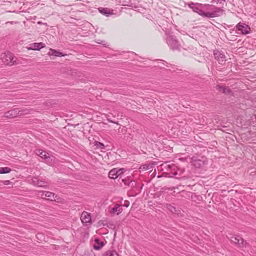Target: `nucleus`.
Masks as SVG:
<instances>
[{"instance_id": "21", "label": "nucleus", "mask_w": 256, "mask_h": 256, "mask_svg": "<svg viewBox=\"0 0 256 256\" xmlns=\"http://www.w3.org/2000/svg\"><path fill=\"white\" fill-rule=\"evenodd\" d=\"M103 256H119L116 250H108L104 254Z\"/></svg>"}, {"instance_id": "22", "label": "nucleus", "mask_w": 256, "mask_h": 256, "mask_svg": "<svg viewBox=\"0 0 256 256\" xmlns=\"http://www.w3.org/2000/svg\"><path fill=\"white\" fill-rule=\"evenodd\" d=\"M240 236H232L229 238L232 243L235 245L238 242V239Z\"/></svg>"}, {"instance_id": "36", "label": "nucleus", "mask_w": 256, "mask_h": 256, "mask_svg": "<svg viewBox=\"0 0 256 256\" xmlns=\"http://www.w3.org/2000/svg\"><path fill=\"white\" fill-rule=\"evenodd\" d=\"M108 121H109L110 122H113V123H114V122H113L112 121V120H108Z\"/></svg>"}, {"instance_id": "5", "label": "nucleus", "mask_w": 256, "mask_h": 256, "mask_svg": "<svg viewBox=\"0 0 256 256\" xmlns=\"http://www.w3.org/2000/svg\"><path fill=\"white\" fill-rule=\"evenodd\" d=\"M30 183L35 186L47 188L48 183L46 180H40L38 177H34L31 179Z\"/></svg>"}, {"instance_id": "30", "label": "nucleus", "mask_w": 256, "mask_h": 256, "mask_svg": "<svg viewBox=\"0 0 256 256\" xmlns=\"http://www.w3.org/2000/svg\"><path fill=\"white\" fill-rule=\"evenodd\" d=\"M97 43H98L99 44H100L104 46L105 47H106V42L105 41L98 40V42H97Z\"/></svg>"}, {"instance_id": "17", "label": "nucleus", "mask_w": 256, "mask_h": 256, "mask_svg": "<svg viewBox=\"0 0 256 256\" xmlns=\"http://www.w3.org/2000/svg\"><path fill=\"white\" fill-rule=\"evenodd\" d=\"M118 169L114 168L110 172L108 176L111 179L116 180L118 178Z\"/></svg>"}, {"instance_id": "12", "label": "nucleus", "mask_w": 256, "mask_h": 256, "mask_svg": "<svg viewBox=\"0 0 256 256\" xmlns=\"http://www.w3.org/2000/svg\"><path fill=\"white\" fill-rule=\"evenodd\" d=\"M46 46L45 44L42 42L34 43L30 45V47L28 48V50H40L42 48Z\"/></svg>"}, {"instance_id": "18", "label": "nucleus", "mask_w": 256, "mask_h": 256, "mask_svg": "<svg viewBox=\"0 0 256 256\" xmlns=\"http://www.w3.org/2000/svg\"><path fill=\"white\" fill-rule=\"evenodd\" d=\"M122 212V209L120 208V206L118 204L116 205L111 210L112 214H117L118 215Z\"/></svg>"}, {"instance_id": "20", "label": "nucleus", "mask_w": 256, "mask_h": 256, "mask_svg": "<svg viewBox=\"0 0 256 256\" xmlns=\"http://www.w3.org/2000/svg\"><path fill=\"white\" fill-rule=\"evenodd\" d=\"M122 182L124 183L125 185L131 186L132 188H134L136 186L135 181L132 180L130 182V180L124 179L122 180Z\"/></svg>"}, {"instance_id": "4", "label": "nucleus", "mask_w": 256, "mask_h": 256, "mask_svg": "<svg viewBox=\"0 0 256 256\" xmlns=\"http://www.w3.org/2000/svg\"><path fill=\"white\" fill-rule=\"evenodd\" d=\"M2 62L6 65L13 66L16 64V58L10 52L3 54L2 55Z\"/></svg>"}, {"instance_id": "14", "label": "nucleus", "mask_w": 256, "mask_h": 256, "mask_svg": "<svg viewBox=\"0 0 256 256\" xmlns=\"http://www.w3.org/2000/svg\"><path fill=\"white\" fill-rule=\"evenodd\" d=\"M95 244L93 246L94 250H101L105 245L104 242H100L98 238L95 239Z\"/></svg>"}, {"instance_id": "27", "label": "nucleus", "mask_w": 256, "mask_h": 256, "mask_svg": "<svg viewBox=\"0 0 256 256\" xmlns=\"http://www.w3.org/2000/svg\"><path fill=\"white\" fill-rule=\"evenodd\" d=\"M94 146H96L98 148H100L101 150H104L105 148L104 145L99 142H94Z\"/></svg>"}, {"instance_id": "31", "label": "nucleus", "mask_w": 256, "mask_h": 256, "mask_svg": "<svg viewBox=\"0 0 256 256\" xmlns=\"http://www.w3.org/2000/svg\"><path fill=\"white\" fill-rule=\"evenodd\" d=\"M1 182L3 183L4 185H8L10 183V180L2 181Z\"/></svg>"}, {"instance_id": "15", "label": "nucleus", "mask_w": 256, "mask_h": 256, "mask_svg": "<svg viewBox=\"0 0 256 256\" xmlns=\"http://www.w3.org/2000/svg\"><path fill=\"white\" fill-rule=\"evenodd\" d=\"M50 56H54L56 57H62L65 56H66V54H64L62 52H60L58 51H57L55 50L50 49V52L48 54Z\"/></svg>"}, {"instance_id": "10", "label": "nucleus", "mask_w": 256, "mask_h": 256, "mask_svg": "<svg viewBox=\"0 0 256 256\" xmlns=\"http://www.w3.org/2000/svg\"><path fill=\"white\" fill-rule=\"evenodd\" d=\"M216 90H218L220 92L226 95H231L232 93V91L230 88L221 85L216 86Z\"/></svg>"}, {"instance_id": "9", "label": "nucleus", "mask_w": 256, "mask_h": 256, "mask_svg": "<svg viewBox=\"0 0 256 256\" xmlns=\"http://www.w3.org/2000/svg\"><path fill=\"white\" fill-rule=\"evenodd\" d=\"M42 193V198L43 199H46L48 200L55 201L56 198L57 197L54 193L50 192H43Z\"/></svg>"}, {"instance_id": "34", "label": "nucleus", "mask_w": 256, "mask_h": 256, "mask_svg": "<svg viewBox=\"0 0 256 256\" xmlns=\"http://www.w3.org/2000/svg\"><path fill=\"white\" fill-rule=\"evenodd\" d=\"M174 176H176V175H178V172H174Z\"/></svg>"}, {"instance_id": "7", "label": "nucleus", "mask_w": 256, "mask_h": 256, "mask_svg": "<svg viewBox=\"0 0 256 256\" xmlns=\"http://www.w3.org/2000/svg\"><path fill=\"white\" fill-rule=\"evenodd\" d=\"M214 58L218 61L220 64H223L226 62V57L224 52L218 50H216L214 52Z\"/></svg>"}, {"instance_id": "8", "label": "nucleus", "mask_w": 256, "mask_h": 256, "mask_svg": "<svg viewBox=\"0 0 256 256\" xmlns=\"http://www.w3.org/2000/svg\"><path fill=\"white\" fill-rule=\"evenodd\" d=\"M20 112L19 108H14V110H10L6 112L4 114V117L8 118H15L18 117V114Z\"/></svg>"}, {"instance_id": "23", "label": "nucleus", "mask_w": 256, "mask_h": 256, "mask_svg": "<svg viewBox=\"0 0 256 256\" xmlns=\"http://www.w3.org/2000/svg\"><path fill=\"white\" fill-rule=\"evenodd\" d=\"M99 10L100 12L104 15L109 16L110 15L112 14V13H110L108 10V8H99Z\"/></svg>"}, {"instance_id": "33", "label": "nucleus", "mask_w": 256, "mask_h": 256, "mask_svg": "<svg viewBox=\"0 0 256 256\" xmlns=\"http://www.w3.org/2000/svg\"><path fill=\"white\" fill-rule=\"evenodd\" d=\"M129 206H130V204H124V206H125L126 207V208H128V207Z\"/></svg>"}, {"instance_id": "13", "label": "nucleus", "mask_w": 256, "mask_h": 256, "mask_svg": "<svg viewBox=\"0 0 256 256\" xmlns=\"http://www.w3.org/2000/svg\"><path fill=\"white\" fill-rule=\"evenodd\" d=\"M38 154L41 158L44 159L46 160V162L48 164L51 163L52 159L50 156L48 154L44 151H38Z\"/></svg>"}, {"instance_id": "24", "label": "nucleus", "mask_w": 256, "mask_h": 256, "mask_svg": "<svg viewBox=\"0 0 256 256\" xmlns=\"http://www.w3.org/2000/svg\"><path fill=\"white\" fill-rule=\"evenodd\" d=\"M166 208L172 214H177L178 210L173 206L170 204H167L166 206Z\"/></svg>"}, {"instance_id": "28", "label": "nucleus", "mask_w": 256, "mask_h": 256, "mask_svg": "<svg viewBox=\"0 0 256 256\" xmlns=\"http://www.w3.org/2000/svg\"><path fill=\"white\" fill-rule=\"evenodd\" d=\"M120 4L122 6H132V3L130 2L123 1L122 2H120Z\"/></svg>"}, {"instance_id": "19", "label": "nucleus", "mask_w": 256, "mask_h": 256, "mask_svg": "<svg viewBox=\"0 0 256 256\" xmlns=\"http://www.w3.org/2000/svg\"><path fill=\"white\" fill-rule=\"evenodd\" d=\"M32 111H33L32 110H28L26 108L22 109V110H20L18 116L29 114Z\"/></svg>"}, {"instance_id": "37", "label": "nucleus", "mask_w": 256, "mask_h": 256, "mask_svg": "<svg viewBox=\"0 0 256 256\" xmlns=\"http://www.w3.org/2000/svg\"><path fill=\"white\" fill-rule=\"evenodd\" d=\"M162 177V176H158V178H161Z\"/></svg>"}, {"instance_id": "1", "label": "nucleus", "mask_w": 256, "mask_h": 256, "mask_svg": "<svg viewBox=\"0 0 256 256\" xmlns=\"http://www.w3.org/2000/svg\"><path fill=\"white\" fill-rule=\"evenodd\" d=\"M188 6L192 10L203 17L214 18L222 16L224 10L220 8L210 4H203L198 3L191 2Z\"/></svg>"}, {"instance_id": "11", "label": "nucleus", "mask_w": 256, "mask_h": 256, "mask_svg": "<svg viewBox=\"0 0 256 256\" xmlns=\"http://www.w3.org/2000/svg\"><path fill=\"white\" fill-rule=\"evenodd\" d=\"M81 220L84 224H92V219L90 214H88L87 212H84L81 216Z\"/></svg>"}, {"instance_id": "3", "label": "nucleus", "mask_w": 256, "mask_h": 256, "mask_svg": "<svg viewBox=\"0 0 256 256\" xmlns=\"http://www.w3.org/2000/svg\"><path fill=\"white\" fill-rule=\"evenodd\" d=\"M190 163L195 168H199L207 164L208 160L204 156H194L191 158Z\"/></svg>"}, {"instance_id": "35", "label": "nucleus", "mask_w": 256, "mask_h": 256, "mask_svg": "<svg viewBox=\"0 0 256 256\" xmlns=\"http://www.w3.org/2000/svg\"><path fill=\"white\" fill-rule=\"evenodd\" d=\"M8 23H10L11 24H13L14 23V22H7L6 24Z\"/></svg>"}, {"instance_id": "25", "label": "nucleus", "mask_w": 256, "mask_h": 256, "mask_svg": "<svg viewBox=\"0 0 256 256\" xmlns=\"http://www.w3.org/2000/svg\"><path fill=\"white\" fill-rule=\"evenodd\" d=\"M12 170L7 167L0 168V174H6L11 172Z\"/></svg>"}, {"instance_id": "32", "label": "nucleus", "mask_w": 256, "mask_h": 256, "mask_svg": "<svg viewBox=\"0 0 256 256\" xmlns=\"http://www.w3.org/2000/svg\"><path fill=\"white\" fill-rule=\"evenodd\" d=\"M82 256H95V254L94 253L91 252V253H88L87 254H86Z\"/></svg>"}, {"instance_id": "29", "label": "nucleus", "mask_w": 256, "mask_h": 256, "mask_svg": "<svg viewBox=\"0 0 256 256\" xmlns=\"http://www.w3.org/2000/svg\"><path fill=\"white\" fill-rule=\"evenodd\" d=\"M124 168H121V169H118V178L119 176H120L121 175H122L124 172Z\"/></svg>"}, {"instance_id": "2", "label": "nucleus", "mask_w": 256, "mask_h": 256, "mask_svg": "<svg viewBox=\"0 0 256 256\" xmlns=\"http://www.w3.org/2000/svg\"><path fill=\"white\" fill-rule=\"evenodd\" d=\"M166 43L172 50H180L181 46L175 36L170 34V32H166Z\"/></svg>"}, {"instance_id": "26", "label": "nucleus", "mask_w": 256, "mask_h": 256, "mask_svg": "<svg viewBox=\"0 0 256 256\" xmlns=\"http://www.w3.org/2000/svg\"><path fill=\"white\" fill-rule=\"evenodd\" d=\"M153 168V164H145L140 168L142 170H147Z\"/></svg>"}, {"instance_id": "16", "label": "nucleus", "mask_w": 256, "mask_h": 256, "mask_svg": "<svg viewBox=\"0 0 256 256\" xmlns=\"http://www.w3.org/2000/svg\"><path fill=\"white\" fill-rule=\"evenodd\" d=\"M236 246L240 248H246L249 244L242 238L240 237L238 239V242H237Z\"/></svg>"}, {"instance_id": "6", "label": "nucleus", "mask_w": 256, "mask_h": 256, "mask_svg": "<svg viewBox=\"0 0 256 256\" xmlns=\"http://www.w3.org/2000/svg\"><path fill=\"white\" fill-rule=\"evenodd\" d=\"M236 28L243 35H246L250 33V28L246 24L240 22L236 25Z\"/></svg>"}]
</instances>
